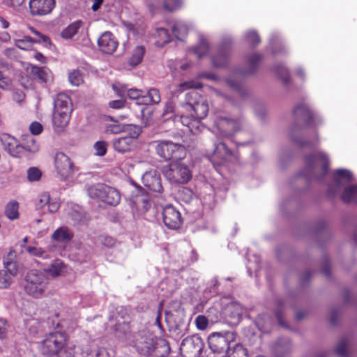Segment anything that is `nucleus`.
<instances>
[{"instance_id":"10","label":"nucleus","mask_w":357,"mask_h":357,"mask_svg":"<svg viewBox=\"0 0 357 357\" xmlns=\"http://www.w3.org/2000/svg\"><path fill=\"white\" fill-rule=\"evenodd\" d=\"M155 151L160 157L166 160H181L186 156V149L183 145L169 140L158 142Z\"/></svg>"},{"instance_id":"7","label":"nucleus","mask_w":357,"mask_h":357,"mask_svg":"<svg viewBox=\"0 0 357 357\" xmlns=\"http://www.w3.org/2000/svg\"><path fill=\"white\" fill-rule=\"evenodd\" d=\"M48 280L44 273L31 270L26 275L24 290L28 294L38 298L43 295Z\"/></svg>"},{"instance_id":"1","label":"nucleus","mask_w":357,"mask_h":357,"mask_svg":"<svg viewBox=\"0 0 357 357\" xmlns=\"http://www.w3.org/2000/svg\"><path fill=\"white\" fill-rule=\"evenodd\" d=\"M208 110V103L204 97L195 91L188 92L185 95V102L178 111L180 121L190 132L197 135L204 128L201 121L207 116Z\"/></svg>"},{"instance_id":"43","label":"nucleus","mask_w":357,"mask_h":357,"mask_svg":"<svg viewBox=\"0 0 357 357\" xmlns=\"http://www.w3.org/2000/svg\"><path fill=\"white\" fill-rule=\"evenodd\" d=\"M34 42H38V40L25 36L22 39L15 40L14 43L19 49L29 50L32 48Z\"/></svg>"},{"instance_id":"38","label":"nucleus","mask_w":357,"mask_h":357,"mask_svg":"<svg viewBox=\"0 0 357 357\" xmlns=\"http://www.w3.org/2000/svg\"><path fill=\"white\" fill-rule=\"evenodd\" d=\"M272 324V319L267 314H262L258 316L256 319V326L264 333L269 331L270 326Z\"/></svg>"},{"instance_id":"56","label":"nucleus","mask_w":357,"mask_h":357,"mask_svg":"<svg viewBox=\"0 0 357 357\" xmlns=\"http://www.w3.org/2000/svg\"><path fill=\"white\" fill-rule=\"evenodd\" d=\"M107 149V144L104 141H99L95 143L94 149L96 154L99 156L105 155Z\"/></svg>"},{"instance_id":"30","label":"nucleus","mask_w":357,"mask_h":357,"mask_svg":"<svg viewBox=\"0 0 357 357\" xmlns=\"http://www.w3.org/2000/svg\"><path fill=\"white\" fill-rule=\"evenodd\" d=\"M22 252L29 254L31 257H38L43 259H49V252L43 248L33 245H22Z\"/></svg>"},{"instance_id":"19","label":"nucleus","mask_w":357,"mask_h":357,"mask_svg":"<svg viewBox=\"0 0 357 357\" xmlns=\"http://www.w3.org/2000/svg\"><path fill=\"white\" fill-rule=\"evenodd\" d=\"M236 157L222 142H214V151L212 160L218 165H224L227 162L236 160Z\"/></svg>"},{"instance_id":"54","label":"nucleus","mask_w":357,"mask_h":357,"mask_svg":"<svg viewBox=\"0 0 357 357\" xmlns=\"http://www.w3.org/2000/svg\"><path fill=\"white\" fill-rule=\"evenodd\" d=\"M8 273L0 272V288H7L12 283V277Z\"/></svg>"},{"instance_id":"25","label":"nucleus","mask_w":357,"mask_h":357,"mask_svg":"<svg viewBox=\"0 0 357 357\" xmlns=\"http://www.w3.org/2000/svg\"><path fill=\"white\" fill-rule=\"evenodd\" d=\"M45 207L51 213L56 212L59 208V203L56 199L51 198L50 194L46 192L38 195L36 202L37 209H44Z\"/></svg>"},{"instance_id":"29","label":"nucleus","mask_w":357,"mask_h":357,"mask_svg":"<svg viewBox=\"0 0 357 357\" xmlns=\"http://www.w3.org/2000/svg\"><path fill=\"white\" fill-rule=\"evenodd\" d=\"M70 114L71 112L54 109L52 119L54 126L57 128L66 126L70 121Z\"/></svg>"},{"instance_id":"33","label":"nucleus","mask_w":357,"mask_h":357,"mask_svg":"<svg viewBox=\"0 0 357 357\" xmlns=\"http://www.w3.org/2000/svg\"><path fill=\"white\" fill-rule=\"evenodd\" d=\"M209 50V44L207 39L204 36H199V42L197 45L193 47L192 51L200 59L206 55Z\"/></svg>"},{"instance_id":"52","label":"nucleus","mask_w":357,"mask_h":357,"mask_svg":"<svg viewBox=\"0 0 357 357\" xmlns=\"http://www.w3.org/2000/svg\"><path fill=\"white\" fill-rule=\"evenodd\" d=\"M202 87V84L196 80L185 82L178 85L179 91H183L188 89H199Z\"/></svg>"},{"instance_id":"63","label":"nucleus","mask_w":357,"mask_h":357,"mask_svg":"<svg viewBox=\"0 0 357 357\" xmlns=\"http://www.w3.org/2000/svg\"><path fill=\"white\" fill-rule=\"evenodd\" d=\"M198 78H204L210 80L218 81L219 79L216 75L212 73H200L197 75Z\"/></svg>"},{"instance_id":"50","label":"nucleus","mask_w":357,"mask_h":357,"mask_svg":"<svg viewBox=\"0 0 357 357\" xmlns=\"http://www.w3.org/2000/svg\"><path fill=\"white\" fill-rule=\"evenodd\" d=\"M116 335L121 337L122 335L126 334L129 331L128 324L124 321H118V323L114 326Z\"/></svg>"},{"instance_id":"20","label":"nucleus","mask_w":357,"mask_h":357,"mask_svg":"<svg viewBox=\"0 0 357 357\" xmlns=\"http://www.w3.org/2000/svg\"><path fill=\"white\" fill-rule=\"evenodd\" d=\"M30 13L33 16H44L52 13L56 5L55 0H29Z\"/></svg>"},{"instance_id":"27","label":"nucleus","mask_w":357,"mask_h":357,"mask_svg":"<svg viewBox=\"0 0 357 357\" xmlns=\"http://www.w3.org/2000/svg\"><path fill=\"white\" fill-rule=\"evenodd\" d=\"M44 271L48 275L56 278L64 275L67 273V266L61 259H55Z\"/></svg>"},{"instance_id":"45","label":"nucleus","mask_w":357,"mask_h":357,"mask_svg":"<svg viewBox=\"0 0 357 357\" xmlns=\"http://www.w3.org/2000/svg\"><path fill=\"white\" fill-rule=\"evenodd\" d=\"M227 357H248V351L241 344H236L231 349V347L226 355Z\"/></svg>"},{"instance_id":"39","label":"nucleus","mask_w":357,"mask_h":357,"mask_svg":"<svg viewBox=\"0 0 357 357\" xmlns=\"http://www.w3.org/2000/svg\"><path fill=\"white\" fill-rule=\"evenodd\" d=\"M82 26V22L80 20L73 22L62 31L61 36L66 39L72 38L77 33Z\"/></svg>"},{"instance_id":"28","label":"nucleus","mask_w":357,"mask_h":357,"mask_svg":"<svg viewBox=\"0 0 357 357\" xmlns=\"http://www.w3.org/2000/svg\"><path fill=\"white\" fill-rule=\"evenodd\" d=\"M54 109L71 112L72 104L69 96L66 93H59L54 101Z\"/></svg>"},{"instance_id":"26","label":"nucleus","mask_w":357,"mask_h":357,"mask_svg":"<svg viewBox=\"0 0 357 357\" xmlns=\"http://www.w3.org/2000/svg\"><path fill=\"white\" fill-rule=\"evenodd\" d=\"M225 314L231 319V321L236 324L240 321L243 314L242 305L237 302L229 303L225 309Z\"/></svg>"},{"instance_id":"48","label":"nucleus","mask_w":357,"mask_h":357,"mask_svg":"<svg viewBox=\"0 0 357 357\" xmlns=\"http://www.w3.org/2000/svg\"><path fill=\"white\" fill-rule=\"evenodd\" d=\"M68 80L73 86H78L83 82V77L79 70H74L69 73Z\"/></svg>"},{"instance_id":"15","label":"nucleus","mask_w":357,"mask_h":357,"mask_svg":"<svg viewBox=\"0 0 357 357\" xmlns=\"http://www.w3.org/2000/svg\"><path fill=\"white\" fill-rule=\"evenodd\" d=\"M204 347L202 339L194 335L183 340L180 345V352L183 357H199Z\"/></svg>"},{"instance_id":"32","label":"nucleus","mask_w":357,"mask_h":357,"mask_svg":"<svg viewBox=\"0 0 357 357\" xmlns=\"http://www.w3.org/2000/svg\"><path fill=\"white\" fill-rule=\"evenodd\" d=\"M31 72L42 82L47 83L52 81V73L47 67L33 66Z\"/></svg>"},{"instance_id":"58","label":"nucleus","mask_w":357,"mask_h":357,"mask_svg":"<svg viewBox=\"0 0 357 357\" xmlns=\"http://www.w3.org/2000/svg\"><path fill=\"white\" fill-rule=\"evenodd\" d=\"M10 325L6 319L0 318V339H5L7 337Z\"/></svg>"},{"instance_id":"59","label":"nucleus","mask_w":357,"mask_h":357,"mask_svg":"<svg viewBox=\"0 0 357 357\" xmlns=\"http://www.w3.org/2000/svg\"><path fill=\"white\" fill-rule=\"evenodd\" d=\"M29 30L33 33L35 34L38 38H36V40H38V42H34L35 43H43L45 45H47V44H50V39L47 36H46L45 35H43L41 33H40L38 31H37L36 29H35L32 26H29Z\"/></svg>"},{"instance_id":"31","label":"nucleus","mask_w":357,"mask_h":357,"mask_svg":"<svg viewBox=\"0 0 357 357\" xmlns=\"http://www.w3.org/2000/svg\"><path fill=\"white\" fill-rule=\"evenodd\" d=\"M73 236V232L66 227L58 228L52 235V238L58 242L70 241Z\"/></svg>"},{"instance_id":"18","label":"nucleus","mask_w":357,"mask_h":357,"mask_svg":"<svg viewBox=\"0 0 357 357\" xmlns=\"http://www.w3.org/2000/svg\"><path fill=\"white\" fill-rule=\"evenodd\" d=\"M165 225L170 229H178L183 222L180 212L172 204L165 206L162 212Z\"/></svg>"},{"instance_id":"57","label":"nucleus","mask_w":357,"mask_h":357,"mask_svg":"<svg viewBox=\"0 0 357 357\" xmlns=\"http://www.w3.org/2000/svg\"><path fill=\"white\" fill-rule=\"evenodd\" d=\"M195 324L199 330L204 331L208 327V319L204 315H199L195 319Z\"/></svg>"},{"instance_id":"35","label":"nucleus","mask_w":357,"mask_h":357,"mask_svg":"<svg viewBox=\"0 0 357 357\" xmlns=\"http://www.w3.org/2000/svg\"><path fill=\"white\" fill-rule=\"evenodd\" d=\"M15 257L14 252H10L8 256L3 259L4 266L6 269V272L13 276L16 275L18 272L17 262L13 260V257Z\"/></svg>"},{"instance_id":"40","label":"nucleus","mask_w":357,"mask_h":357,"mask_svg":"<svg viewBox=\"0 0 357 357\" xmlns=\"http://www.w3.org/2000/svg\"><path fill=\"white\" fill-rule=\"evenodd\" d=\"M172 30L173 34L177 39L182 40L183 37L188 34V26L185 22L178 21L174 23Z\"/></svg>"},{"instance_id":"47","label":"nucleus","mask_w":357,"mask_h":357,"mask_svg":"<svg viewBox=\"0 0 357 357\" xmlns=\"http://www.w3.org/2000/svg\"><path fill=\"white\" fill-rule=\"evenodd\" d=\"M275 71L280 77L282 82L285 85H288L291 81V78L289 76V70L287 69V68L282 65H280L275 67Z\"/></svg>"},{"instance_id":"14","label":"nucleus","mask_w":357,"mask_h":357,"mask_svg":"<svg viewBox=\"0 0 357 357\" xmlns=\"http://www.w3.org/2000/svg\"><path fill=\"white\" fill-rule=\"evenodd\" d=\"M67 337L65 333H50L42 342V349L47 354H57L67 343Z\"/></svg>"},{"instance_id":"36","label":"nucleus","mask_w":357,"mask_h":357,"mask_svg":"<svg viewBox=\"0 0 357 357\" xmlns=\"http://www.w3.org/2000/svg\"><path fill=\"white\" fill-rule=\"evenodd\" d=\"M290 351L291 344L288 339L280 340L274 348V353L276 357H284Z\"/></svg>"},{"instance_id":"9","label":"nucleus","mask_w":357,"mask_h":357,"mask_svg":"<svg viewBox=\"0 0 357 357\" xmlns=\"http://www.w3.org/2000/svg\"><path fill=\"white\" fill-rule=\"evenodd\" d=\"M236 339L235 334L231 331L215 332L208 337V344L213 353L227 355L230 344Z\"/></svg>"},{"instance_id":"23","label":"nucleus","mask_w":357,"mask_h":357,"mask_svg":"<svg viewBox=\"0 0 357 357\" xmlns=\"http://www.w3.org/2000/svg\"><path fill=\"white\" fill-rule=\"evenodd\" d=\"M98 45L102 52L112 54L116 50L119 43L110 31H105L99 37Z\"/></svg>"},{"instance_id":"11","label":"nucleus","mask_w":357,"mask_h":357,"mask_svg":"<svg viewBox=\"0 0 357 357\" xmlns=\"http://www.w3.org/2000/svg\"><path fill=\"white\" fill-rule=\"evenodd\" d=\"M90 197L98 199L107 204L116 206L121 200L120 192L115 188L98 184L89 187L87 190Z\"/></svg>"},{"instance_id":"61","label":"nucleus","mask_w":357,"mask_h":357,"mask_svg":"<svg viewBox=\"0 0 357 357\" xmlns=\"http://www.w3.org/2000/svg\"><path fill=\"white\" fill-rule=\"evenodd\" d=\"M123 129H124V128L123 126H121L120 124H116V123L110 124L106 127L107 132L114 133V134L120 133L121 132H122L123 130Z\"/></svg>"},{"instance_id":"16","label":"nucleus","mask_w":357,"mask_h":357,"mask_svg":"<svg viewBox=\"0 0 357 357\" xmlns=\"http://www.w3.org/2000/svg\"><path fill=\"white\" fill-rule=\"evenodd\" d=\"M218 135L221 137H231L238 132L242 126L239 119H229L225 116H219L215 122Z\"/></svg>"},{"instance_id":"5","label":"nucleus","mask_w":357,"mask_h":357,"mask_svg":"<svg viewBox=\"0 0 357 357\" xmlns=\"http://www.w3.org/2000/svg\"><path fill=\"white\" fill-rule=\"evenodd\" d=\"M165 178L172 184H186L192 178L189 167L180 160L173 161L162 168Z\"/></svg>"},{"instance_id":"24","label":"nucleus","mask_w":357,"mask_h":357,"mask_svg":"<svg viewBox=\"0 0 357 357\" xmlns=\"http://www.w3.org/2000/svg\"><path fill=\"white\" fill-rule=\"evenodd\" d=\"M144 185L150 190L155 192H161L162 186L160 175L156 171H149L144 173L142 177Z\"/></svg>"},{"instance_id":"37","label":"nucleus","mask_w":357,"mask_h":357,"mask_svg":"<svg viewBox=\"0 0 357 357\" xmlns=\"http://www.w3.org/2000/svg\"><path fill=\"white\" fill-rule=\"evenodd\" d=\"M145 53V48L142 45H137L133 50L129 59V63L132 66L139 64Z\"/></svg>"},{"instance_id":"3","label":"nucleus","mask_w":357,"mask_h":357,"mask_svg":"<svg viewBox=\"0 0 357 357\" xmlns=\"http://www.w3.org/2000/svg\"><path fill=\"white\" fill-rule=\"evenodd\" d=\"M334 183L330 186L328 192L332 195H336L341 190L340 197L344 202L357 204V184H347L353 179L350 171L340 169L335 171L333 174Z\"/></svg>"},{"instance_id":"51","label":"nucleus","mask_w":357,"mask_h":357,"mask_svg":"<svg viewBox=\"0 0 357 357\" xmlns=\"http://www.w3.org/2000/svg\"><path fill=\"white\" fill-rule=\"evenodd\" d=\"M41 175V172L37 167H30L27 170V179L30 182L39 181Z\"/></svg>"},{"instance_id":"4","label":"nucleus","mask_w":357,"mask_h":357,"mask_svg":"<svg viewBox=\"0 0 357 357\" xmlns=\"http://www.w3.org/2000/svg\"><path fill=\"white\" fill-rule=\"evenodd\" d=\"M261 59L262 56L261 54L255 53L248 57L247 62L248 68L246 69L236 68L234 70L231 75L225 79V82L229 87L238 93H242L243 77L254 73Z\"/></svg>"},{"instance_id":"41","label":"nucleus","mask_w":357,"mask_h":357,"mask_svg":"<svg viewBox=\"0 0 357 357\" xmlns=\"http://www.w3.org/2000/svg\"><path fill=\"white\" fill-rule=\"evenodd\" d=\"M153 35L154 37L158 39L155 43L158 46H162L169 43L171 40L170 34L168 33V31L164 28H157Z\"/></svg>"},{"instance_id":"49","label":"nucleus","mask_w":357,"mask_h":357,"mask_svg":"<svg viewBox=\"0 0 357 357\" xmlns=\"http://www.w3.org/2000/svg\"><path fill=\"white\" fill-rule=\"evenodd\" d=\"M98 243L106 248H111L116 245V241L110 236H100L98 238Z\"/></svg>"},{"instance_id":"60","label":"nucleus","mask_w":357,"mask_h":357,"mask_svg":"<svg viewBox=\"0 0 357 357\" xmlns=\"http://www.w3.org/2000/svg\"><path fill=\"white\" fill-rule=\"evenodd\" d=\"M245 38L247 41L253 46L258 45L260 42L259 36L254 31L248 32L245 35Z\"/></svg>"},{"instance_id":"53","label":"nucleus","mask_w":357,"mask_h":357,"mask_svg":"<svg viewBox=\"0 0 357 357\" xmlns=\"http://www.w3.org/2000/svg\"><path fill=\"white\" fill-rule=\"evenodd\" d=\"M182 0H163L164 8L168 11H174L181 6Z\"/></svg>"},{"instance_id":"44","label":"nucleus","mask_w":357,"mask_h":357,"mask_svg":"<svg viewBox=\"0 0 357 357\" xmlns=\"http://www.w3.org/2000/svg\"><path fill=\"white\" fill-rule=\"evenodd\" d=\"M82 357H110L109 352L103 347L86 349Z\"/></svg>"},{"instance_id":"12","label":"nucleus","mask_w":357,"mask_h":357,"mask_svg":"<svg viewBox=\"0 0 357 357\" xmlns=\"http://www.w3.org/2000/svg\"><path fill=\"white\" fill-rule=\"evenodd\" d=\"M305 162L310 176H316L319 174L323 176L328 172L329 160L324 152H315L306 156Z\"/></svg>"},{"instance_id":"34","label":"nucleus","mask_w":357,"mask_h":357,"mask_svg":"<svg viewBox=\"0 0 357 357\" xmlns=\"http://www.w3.org/2000/svg\"><path fill=\"white\" fill-rule=\"evenodd\" d=\"M59 357H81L80 348L75 344L67 342L59 351Z\"/></svg>"},{"instance_id":"62","label":"nucleus","mask_w":357,"mask_h":357,"mask_svg":"<svg viewBox=\"0 0 357 357\" xmlns=\"http://www.w3.org/2000/svg\"><path fill=\"white\" fill-rule=\"evenodd\" d=\"M29 128L33 135H39L43 130V126L38 122H33Z\"/></svg>"},{"instance_id":"55","label":"nucleus","mask_w":357,"mask_h":357,"mask_svg":"<svg viewBox=\"0 0 357 357\" xmlns=\"http://www.w3.org/2000/svg\"><path fill=\"white\" fill-rule=\"evenodd\" d=\"M294 142L299 145L301 147L305 146H314L316 145L317 142H318V137L317 135L313 139H305V140H301L297 138H295L292 137Z\"/></svg>"},{"instance_id":"8","label":"nucleus","mask_w":357,"mask_h":357,"mask_svg":"<svg viewBox=\"0 0 357 357\" xmlns=\"http://www.w3.org/2000/svg\"><path fill=\"white\" fill-rule=\"evenodd\" d=\"M0 141L4 149L10 155L16 158L20 157L24 149L33 153L38 151L39 149L38 145L32 137L27 141V144L30 142L31 145L27 144L26 146H22L15 137L6 133L0 135Z\"/></svg>"},{"instance_id":"42","label":"nucleus","mask_w":357,"mask_h":357,"mask_svg":"<svg viewBox=\"0 0 357 357\" xmlns=\"http://www.w3.org/2000/svg\"><path fill=\"white\" fill-rule=\"evenodd\" d=\"M19 204L16 201H11L8 202L5 208V214L6 217L11 220L17 219L19 217Z\"/></svg>"},{"instance_id":"17","label":"nucleus","mask_w":357,"mask_h":357,"mask_svg":"<svg viewBox=\"0 0 357 357\" xmlns=\"http://www.w3.org/2000/svg\"><path fill=\"white\" fill-rule=\"evenodd\" d=\"M293 113L297 119L304 121L307 126L315 127L322 122L321 117L318 114L312 112L305 103L296 105Z\"/></svg>"},{"instance_id":"64","label":"nucleus","mask_w":357,"mask_h":357,"mask_svg":"<svg viewBox=\"0 0 357 357\" xmlns=\"http://www.w3.org/2000/svg\"><path fill=\"white\" fill-rule=\"evenodd\" d=\"M25 324H26V327L32 333L37 332L36 326L38 325V322L37 321V320L33 319V320L26 321Z\"/></svg>"},{"instance_id":"46","label":"nucleus","mask_w":357,"mask_h":357,"mask_svg":"<svg viewBox=\"0 0 357 357\" xmlns=\"http://www.w3.org/2000/svg\"><path fill=\"white\" fill-rule=\"evenodd\" d=\"M348 345L349 340L347 337L341 339L336 347V354L340 357H347L348 354Z\"/></svg>"},{"instance_id":"13","label":"nucleus","mask_w":357,"mask_h":357,"mask_svg":"<svg viewBox=\"0 0 357 357\" xmlns=\"http://www.w3.org/2000/svg\"><path fill=\"white\" fill-rule=\"evenodd\" d=\"M119 95L124 96L126 95L130 99L135 100L137 105H150L156 104L160 101V95L159 91L156 89H151L146 93L144 91L135 89H123Z\"/></svg>"},{"instance_id":"6","label":"nucleus","mask_w":357,"mask_h":357,"mask_svg":"<svg viewBox=\"0 0 357 357\" xmlns=\"http://www.w3.org/2000/svg\"><path fill=\"white\" fill-rule=\"evenodd\" d=\"M54 167L56 176L63 181L70 180L78 171L77 167L75 166L71 158L62 151L55 153Z\"/></svg>"},{"instance_id":"2","label":"nucleus","mask_w":357,"mask_h":357,"mask_svg":"<svg viewBox=\"0 0 357 357\" xmlns=\"http://www.w3.org/2000/svg\"><path fill=\"white\" fill-rule=\"evenodd\" d=\"M134 346L142 356L151 357H166L170 352L167 340L156 338L148 331L139 332L135 337Z\"/></svg>"},{"instance_id":"22","label":"nucleus","mask_w":357,"mask_h":357,"mask_svg":"<svg viewBox=\"0 0 357 357\" xmlns=\"http://www.w3.org/2000/svg\"><path fill=\"white\" fill-rule=\"evenodd\" d=\"M231 43L230 38H225L221 43L217 53L212 58V63L215 67H224L229 61V45Z\"/></svg>"},{"instance_id":"21","label":"nucleus","mask_w":357,"mask_h":357,"mask_svg":"<svg viewBox=\"0 0 357 357\" xmlns=\"http://www.w3.org/2000/svg\"><path fill=\"white\" fill-rule=\"evenodd\" d=\"M134 132L132 136L121 137L114 141L113 146L115 151L119 153L130 151L134 146L135 139L141 133V128L138 126H134Z\"/></svg>"}]
</instances>
